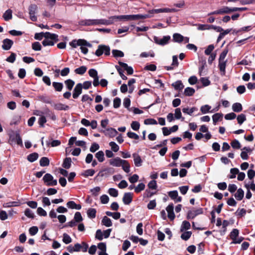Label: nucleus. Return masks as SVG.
I'll list each match as a JSON object with an SVG mask.
<instances>
[{
  "label": "nucleus",
  "instance_id": "29",
  "mask_svg": "<svg viewBox=\"0 0 255 255\" xmlns=\"http://www.w3.org/2000/svg\"><path fill=\"white\" fill-rule=\"evenodd\" d=\"M109 20L112 22V24L114 23V21L117 20H126V15H118V16H112L109 18Z\"/></svg>",
  "mask_w": 255,
  "mask_h": 255
},
{
  "label": "nucleus",
  "instance_id": "41",
  "mask_svg": "<svg viewBox=\"0 0 255 255\" xmlns=\"http://www.w3.org/2000/svg\"><path fill=\"white\" fill-rule=\"evenodd\" d=\"M71 164V159L69 157L66 158L63 163V167L66 169H69Z\"/></svg>",
  "mask_w": 255,
  "mask_h": 255
},
{
  "label": "nucleus",
  "instance_id": "4",
  "mask_svg": "<svg viewBox=\"0 0 255 255\" xmlns=\"http://www.w3.org/2000/svg\"><path fill=\"white\" fill-rule=\"evenodd\" d=\"M43 180L47 186H52L57 184V180L54 179L53 176L50 173L45 174L43 177Z\"/></svg>",
  "mask_w": 255,
  "mask_h": 255
},
{
  "label": "nucleus",
  "instance_id": "57",
  "mask_svg": "<svg viewBox=\"0 0 255 255\" xmlns=\"http://www.w3.org/2000/svg\"><path fill=\"white\" fill-rule=\"evenodd\" d=\"M191 232H185L182 234V235L181 236V238L182 240L187 241V240H188L190 238V237H191Z\"/></svg>",
  "mask_w": 255,
  "mask_h": 255
},
{
  "label": "nucleus",
  "instance_id": "42",
  "mask_svg": "<svg viewBox=\"0 0 255 255\" xmlns=\"http://www.w3.org/2000/svg\"><path fill=\"white\" fill-rule=\"evenodd\" d=\"M190 224L189 222L184 221L183 222L182 225L181 226L180 231L181 232H183L184 231H186L190 228Z\"/></svg>",
  "mask_w": 255,
  "mask_h": 255
},
{
  "label": "nucleus",
  "instance_id": "47",
  "mask_svg": "<svg viewBox=\"0 0 255 255\" xmlns=\"http://www.w3.org/2000/svg\"><path fill=\"white\" fill-rule=\"evenodd\" d=\"M148 56L153 57L154 56V52L152 51L148 52H143L140 54V57L142 58H146Z\"/></svg>",
  "mask_w": 255,
  "mask_h": 255
},
{
  "label": "nucleus",
  "instance_id": "63",
  "mask_svg": "<svg viewBox=\"0 0 255 255\" xmlns=\"http://www.w3.org/2000/svg\"><path fill=\"white\" fill-rule=\"evenodd\" d=\"M32 48L35 51H40L41 49V46L39 42H35L32 44Z\"/></svg>",
  "mask_w": 255,
  "mask_h": 255
},
{
  "label": "nucleus",
  "instance_id": "1",
  "mask_svg": "<svg viewBox=\"0 0 255 255\" xmlns=\"http://www.w3.org/2000/svg\"><path fill=\"white\" fill-rule=\"evenodd\" d=\"M80 24L82 25L91 26V25H109L112 24V22L108 19H85L82 20Z\"/></svg>",
  "mask_w": 255,
  "mask_h": 255
},
{
  "label": "nucleus",
  "instance_id": "25",
  "mask_svg": "<svg viewBox=\"0 0 255 255\" xmlns=\"http://www.w3.org/2000/svg\"><path fill=\"white\" fill-rule=\"evenodd\" d=\"M12 11L11 9H8L6 10L4 13L3 14V18L5 21H8L12 19Z\"/></svg>",
  "mask_w": 255,
  "mask_h": 255
},
{
  "label": "nucleus",
  "instance_id": "43",
  "mask_svg": "<svg viewBox=\"0 0 255 255\" xmlns=\"http://www.w3.org/2000/svg\"><path fill=\"white\" fill-rule=\"evenodd\" d=\"M112 52L114 57L116 58L123 57L124 56V52L119 50H113Z\"/></svg>",
  "mask_w": 255,
  "mask_h": 255
},
{
  "label": "nucleus",
  "instance_id": "12",
  "mask_svg": "<svg viewBox=\"0 0 255 255\" xmlns=\"http://www.w3.org/2000/svg\"><path fill=\"white\" fill-rule=\"evenodd\" d=\"M82 84L81 83L77 84L74 89L73 92V97L74 99H77L80 95L82 93Z\"/></svg>",
  "mask_w": 255,
  "mask_h": 255
},
{
  "label": "nucleus",
  "instance_id": "56",
  "mask_svg": "<svg viewBox=\"0 0 255 255\" xmlns=\"http://www.w3.org/2000/svg\"><path fill=\"white\" fill-rule=\"evenodd\" d=\"M63 242L65 244H68L72 242V239L68 234L64 233L63 234Z\"/></svg>",
  "mask_w": 255,
  "mask_h": 255
},
{
  "label": "nucleus",
  "instance_id": "10",
  "mask_svg": "<svg viewBox=\"0 0 255 255\" xmlns=\"http://www.w3.org/2000/svg\"><path fill=\"white\" fill-rule=\"evenodd\" d=\"M70 45L76 48L78 46H80V45H88V47H91V44L88 43L87 41L84 39H79L78 40H74L70 43Z\"/></svg>",
  "mask_w": 255,
  "mask_h": 255
},
{
  "label": "nucleus",
  "instance_id": "13",
  "mask_svg": "<svg viewBox=\"0 0 255 255\" xmlns=\"http://www.w3.org/2000/svg\"><path fill=\"white\" fill-rule=\"evenodd\" d=\"M123 162H124V160L119 157L111 159L109 160L110 164L115 167H121Z\"/></svg>",
  "mask_w": 255,
  "mask_h": 255
},
{
  "label": "nucleus",
  "instance_id": "62",
  "mask_svg": "<svg viewBox=\"0 0 255 255\" xmlns=\"http://www.w3.org/2000/svg\"><path fill=\"white\" fill-rule=\"evenodd\" d=\"M246 120V116L244 114H241L237 117V121L240 125L242 124Z\"/></svg>",
  "mask_w": 255,
  "mask_h": 255
},
{
  "label": "nucleus",
  "instance_id": "6",
  "mask_svg": "<svg viewBox=\"0 0 255 255\" xmlns=\"http://www.w3.org/2000/svg\"><path fill=\"white\" fill-rule=\"evenodd\" d=\"M239 231L237 229H234L230 234V238L233 240L234 244H240L243 240L242 237H238Z\"/></svg>",
  "mask_w": 255,
  "mask_h": 255
},
{
  "label": "nucleus",
  "instance_id": "17",
  "mask_svg": "<svg viewBox=\"0 0 255 255\" xmlns=\"http://www.w3.org/2000/svg\"><path fill=\"white\" fill-rule=\"evenodd\" d=\"M103 132L106 135L110 137H114L118 134L117 130L112 128L106 129Z\"/></svg>",
  "mask_w": 255,
  "mask_h": 255
},
{
  "label": "nucleus",
  "instance_id": "60",
  "mask_svg": "<svg viewBox=\"0 0 255 255\" xmlns=\"http://www.w3.org/2000/svg\"><path fill=\"white\" fill-rule=\"evenodd\" d=\"M121 104L120 98L117 97L114 100L113 106L114 108L117 109L120 107Z\"/></svg>",
  "mask_w": 255,
  "mask_h": 255
},
{
  "label": "nucleus",
  "instance_id": "36",
  "mask_svg": "<svg viewBox=\"0 0 255 255\" xmlns=\"http://www.w3.org/2000/svg\"><path fill=\"white\" fill-rule=\"evenodd\" d=\"M45 115L49 117L53 121H55L57 119V117L55 114L48 109H45Z\"/></svg>",
  "mask_w": 255,
  "mask_h": 255
},
{
  "label": "nucleus",
  "instance_id": "21",
  "mask_svg": "<svg viewBox=\"0 0 255 255\" xmlns=\"http://www.w3.org/2000/svg\"><path fill=\"white\" fill-rule=\"evenodd\" d=\"M132 157L133 158L135 166L136 167H139L141 166L142 160L140 156L137 153H134L132 154Z\"/></svg>",
  "mask_w": 255,
  "mask_h": 255
},
{
  "label": "nucleus",
  "instance_id": "58",
  "mask_svg": "<svg viewBox=\"0 0 255 255\" xmlns=\"http://www.w3.org/2000/svg\"><path fill=\"white\" fill-rule=\"evenodd\" d=\"M47 122L45 116H41V117H39L38 119V123L41 127H44V124Z\"/></svg>",
  "mask_w": 255,
  "mask_h": 255
},
{
  "label": "nucleus",
  "instance_id": "34",
  "mask_svg": "<svg viewBox=\"0 0 255 255\" xmlns=\"http://www.w3.org/2000/svg\"><path fill=\"white\" fill-rule=\"evenodd\" d=\"M95 156L100 162H103L105 160L104 153L102 150L97 152L95 154Z\"/></svg>",
  "mask_w": 255,
  "mask_h": 255
},
{
  "label": "nucleus",
  "instance_id": "26",
  "mask_svg": "<svg viewBox=\"0 0 255 255\" xmlns=\"http://www.w3.org/2000/svg\"><path fill=\"white\" fill-rule=\"evenodd\" d=\"M54 108L57 110H64L66 111L69 109V107L66 105L61 103L57 104L54 105Z\"/></svg>",
  "mask_w": 255,
  "mask_h": 255
},
{
  "label": "nucleus",
  "instance_id": "55",
  "mask_svg": "<svg viewBox=\"0 0 255 255\" xmlns=\"http://www.w3.org/2000/svg\"><path fill=\"white\" fill-rule=\"evenodd\" d=\"M25 215L29 218H33L34 217V215L33 212L29 209L27 208L25 209L24 211Z\"/></svg>",
  "mask_w": 255,
  "mask_h": 255
},
{
  "label": "nucleus",
  "instance_id": "52",
  "mask_svg": "<svg viewBox=\"0 0 255 255\" xmlns=\"http://www.w3.org/2000/svg\"><path fill=\"white\" fill-rule=\"evenodd\" d=\"M228 50L227 49H225L224 50L222 53H221L220 55V57H219V61H227V60H225L226 56H227V54L228 53Z\"/></svg>",
  "mask_w": 255,
  "mask_h": 255
},
{
  "label": "nucleus",
  "instance_id": "23",
  "mask_svg": "<svg viewBox=\"0 0 255 255\" xmlns=\"http://www.w3.org/2000/svg\"><path fill=\"white\" fill-rule=\"evenodd\" d=\"M67 206L68 208L70 209H75L76 210H80L81 209V206L80 204H77L75 202L73 201H69L67 203Z\"/></svg>",
  "mask_w": 255,
  "mask_h": 255
},
{
  "label": "nucleus",
  "instance_id": "15",
  "mask_svg": "<svg viewBox=\"0 0 255 255\" xmlns=\"http://www.w3.org/2000/svg\"><path fill=\"white\" fill-rule=\"evenodd\" d=\"M168 196L176 202H179L181 201V197L178 196V193L176 190L169 192Z\"/></svg>",
  "mask_w": 255,
  "mask_h": 255
},
{
  "label": "nucleus",
  "instance_id": "2",
  "mask_svg": "<svg viewBox=\"0 0 255 255\" xmlns=\"http://www.w3.org/2000/svg\"><path fill=\"white\" fill-rule=\"evenodd\" d=\"M8 134L9 136L8 142L10 144L12 145L16 143L20 146L23 145L22 139L19 131L10 130Z\"/></svg>",
  "mask_w": 255,
  "mask_h": 255
},
{
  "label": "nucleus",
  "instance_id": "46",
  "mask_svg": "<svg viewBox=\"0 0 255 255\" xmlns=\"http://www.w3.org/2000/svg\"><path fill=\"white\" fill-rule=\"evenodd\" d=\"M223 117V114L220 113H216L214 114L213 117V121L214 125H216V123Z\"/></svg>",
  "mask_w": 255,
  "mask_h": 255
},
{
  "label": "nucleus",
  "instance_id": "31",
  "mask_svg": "<svg viewBox=\"0 0 255 255\" xmlns=\"http://www.w3.org/2000/svg\"><path fill=\"white\" fill-rule=\"evenodd\" d=\"M243 109L242 105L239 103H234L232 106V110L234 112L239 113Z\"/></svg>",
  "mask_w": 255,
  "mask_h": 255
},
{
  "label": "nucleus",
  "instance_id": "33",
  "mask_svg": "<svg viewBox=\"0 0 255 255\" xmlns=\"http://www.w3.org/2000/svg\"><path fill=\"white\" fill-rule=\"evenodd\" d=\"M244 195V191L241 189H239L236 193L235 194V197L238 200H241Z\"/></svg>",
  "mask_w": 255,
  "mask_h": 255
},
{
  "label": "nucleus",
  "instance_id": "18",
  "mask_svg": "<svg viewBox=\"0 0 255 255\" xmlns=\"http://www.w3.org/2000/svg\"><path fill=\"white\" fill-rule=\"evenodd\" d=\"M211 109V107L209 106L208 105H205L201 107L200 110L201 112L205 114L206 113H208L209 112L213 113L214 112L218 111L219 110V107L214 109L212 110V111H210V109Z\"/></svg>",
  "mask_w": 255,
  "mask_h": 255
},
{
  "label": "nucleus",
  "instance_id": "37",
  "mask_svg": "<svg viewBox=\"0 0 255 255\" xmlns=\"http://www.w3.org/2000/svg\"><path fill=\"white\" fill-rule=\"evenodd\" d=\"M52 86L55 90L57 92H60L62 91L63 85L62 83L54 82L52 83Z\"/></svg>",
  "mask_w": 255,
  "mask_h": 255
},
{
  "label": "nucleus",
  "instance_id": "44",
  "mask_svg": "<svg viewBox=\"0 0 255 255\" xmlns=\"http://www.w3.org/2000/svg\"><path fill=\"white\" fill-rule=\"evenodd\" d=\"M95 173L94 169H87L84 171L83 173V175L85 177L92 176Z\"/></svg>",
  "mask_w": 255,
  "mask_h": 255
},
{
  "label": "nucleus",
  "instance_id": "53",
  "mask_svg": "<svg viewBox=\"0 0 255 255\" xmlns=\"http://www.w3.org/2000/svg\"><path fill=\"white\" fill-rule=\"evenodd\" d=\"M100 148L99 145L96 142H94L92 144L90 148V151L91 152H95L97 150H98Z\"/></svg>",
  "mask_w": 255,
  "mask_h": 255
},
{
  "label": "nucleus",
  "instance_id": "30",
  "mask_svg": "<svg viewBox=\"0 0 255 255\" xmlns=\"http://www.w3.org/2000/svg\"><path fill=\"white\" fill-rule=\"evenodd\" d=\"M123 170L128 173L130 171V165L128 161L124 160V162H123L121 166Z\"/></svg>",
  "mask_w": 255,
  "mask_h": 255
},
{
  "label": "nucleus",
  "instance_id": "20",
  "mask_svg": "<svg viewBox=\"0 0 255 255\" xmlns=\"http://www.w3.org/2000/svg\"><path fill=\"white\" fill-rule=\"evenodd\" d=\"M178 65L177 56L174 55L172 57V63L170 66H166L165 68L167 70H171L174 69V68L177 67Z\"/></svg>",
  "mask_w": 255,
  "mask_h": 255
},
{
  "label": "nucleus",
  "instance_id": "8",
  "mask_svg": "<svg viewBox=\"0 0 255 255\" xmlns=\"http://www.w3.org/2000/svg\"><path fill=\"white\" fill-rule=\"evenodd\" d=\"M170 39V36H164L162 38H160L157 36L153 37L154 41L155 43L160 45H164L167 44Z\"/></svg>",
  "mask_w": 255,
  "mask_h": 255
},
{
  "label": "nucleus",
  "instance_id": "35",
  "mask_svg": "<svg viewBox=\"0 0 255 255\" xmlns=\"http://www.w3.org/2000/svg\"><path fill=\"white\" fill-rule=\"evenodd\" d=\"M87 69V68L85 66H82L78 68H76L74 72L77 74L83 75L86 72Z\"/></svg>",
  "mask_w": 255,
  "mask_h": 255
},
{
  "label": "nucleus",
  "instance_id": "14",
  "mask_svg": "<svg viewBox=\"0 0 255 255\" xmlns=\"http://www.w3.org/2000/svg\"><path fill=\"white\" fill-rule=\"evenodd\" d=\"M13 44V42L11 40L8 38L4 39L2 41V48L4 50H8L11 48Z\"/></svg>",
  "mask_w": 255,
  "mask_h": 255
},
{
  "label": "nucleus",
  "instance_id": "9",
  "mask_svg": "<svg viewBox=\"0 0 255 255\" xmlns=\"http://www.w3.org/2000/svg\"><path fill=\"white\" fill-rule=\"evenodd\" d=\"M88 245L85 243L82 242L81 244L77 243L75 244V249L76 252L82 251L83 252H86L88 249Z\"/></svg>",
  "mask_w": 255,
  "mask_h": 255
},
{
  "label": "nucleus",
  "instance_id": "50",
  "mask_svg": "<svg viewBox=\"0 0 255 255\" xmlns=\"http://www.w3.org/2000/svg\"><path fill=\"white\" fill-rule=\"evenodd\" d=\"M109 145L113 151L117 152L119 150V146L115 142L111 141L109 143Z\"/></svg>",
  "mask_w": 255,
  "mask_h": 255
},
{
  "label": "nucleus",
  "instance_id": "40",
  "mask_svg": "<svg viewBox=\"0 0 255 255\" xmlns=\"http://www.w3.org/2000/svg\"><path fill=\"white\" fill-rule=\"evenodd\" d=\"M65 84L69 90H71L75 84V82L71 79H68L65 81Z\"/></svg>",
  "mask_w": 255,
  "mask_h": 255
},
{
  "label": "nucleus",
  "instance_id": "49",
  "mask_svg": "<svg viewBox=\"0 0 255 255\" xmlns=\"http://www.w3.org/2000/svg\"><path fill=\"white\" fill-rule=\"evenodd\" d=\"M145 188V185L143 183H140L137 185V186H136L134 188V191L136 193H139L140 191L143 190Z\"/></svg>",
  "mask_w": 255,
  "mask_h": 255
},
{
  "label": "nucleus",
  "instance_id": "27",
  "mask_svg": "<svg viewBox=\"0 0 255 255\" xmlns=\"http://www.w3.org/2000/svg\"><path fill=\"white\" fill-rule=\"evenodd\" d=\"M102 224L107 227H110L112 226V222L111 220L107 216H104L102 220Z\"/></svg>",
  "mask_w": 255,
  "mask_h": 255
},
{
  "label": "nucleus",
  "instance_id": "59",
  "mask_svg": "<svg viewBox=\"0 0 255 255\" xmlns=\"http://www.w3.org/2000/svg\"><path fill=\"white\" fill-rule=\"evenodd\" d=\"M131 128L134 130H138L140 127L139 123L137 121H133L131 124Z\"/></svg>",
  "mask_w": 255,
  "mask_h": 255
},
{
  "label": "nucleus",
  "instance_id": "3",
  "mask_svg": "<svg viewBox=\"0 0 255 255\" xmlns=\"http://www.w3.org/2000/svg\"><path fill=\"white\" fill-rule=\"evenodd\" d=\"M103 54H105V55H109L110 54V48L108 46L104 45H100L98 47V49L95 51V55L97 56H100Z\"/></svg>",
  "mask_w": 255,
  "mask_h": 255
},
{
  "label": "nucleus",
  "instance_id": "22",
  "mask_svg": "<svg viewBox=\"0 0 255 255\" xmlns=\"http://www.w3.org/2000/svg\"><path fill=\"white\" fill-rule=\"evenodd\" d=\"M227 61H219V68L222 76H225L226 74V67Z\"/></svg>",
  "mask_w": 255,
  "mask_h": 255
},
{
  "label": "nucleus",
  "instance_id": "7",
  "mask_svg": "<svg viewBox=\"0 0 255 255\" xmlns=\"http://www.w3.org/2000/svg\"><path fill=\"white\" fill-rule=\"evenodd\" d=\"M89 75L93 78V84L94 87H97L99 85V78L98 75V72L95 69H91L89 70Z\"/></svg>",
  "mask_w": 255,
  "mask_h": 255
},
{
  "label": "nucleus",
  "instance_id": "16",
  "mask_svg": "<svg viewBox=\"0 0 255 255\" xmlns=\"http://www.w3.org/2000/svg\"><path fill=\"white\" fill-rule=\"evenodd\" d=\"M132 194L130 192L125 193L123 198V201L125 205H129L132 201Z\"/></svg>",
  "mask_w": 255,
  "mask_h": 255
},
{
  "label": "nucleus",
  "instance_id": "24",
  "mask_svg": "<svg viewBox=\"0 0 255 255\" xmlns=\"http://www.w3.org/2000/svg\"><path fill=\"white\" fill-rule=\"evenodd\" d=\"M58 35L54 33H51L49 32H45L44 38H48L50 40H55L56 41H58Z\"/></svg>",
  "mask_w": 255,
  "mask_h": 255
},
{
  "label": "nucleus",
  "instance_id": "19",
  "mask_svg": "<svg viewBox=\"0 0 255 255\" xmlns=\"http://www.w3.org/2000/svg\"><path fill=\"white\" fill-rule=\"evenodd\" d=\"M218 11L219 14L220 15L230 13L233 12V7L224 6L218 9Z\"/></svg>",
  "mask_w": 255,
  "mask_h": 255
},
{
  "label": "nucleus",
  "instance_id": "61",
  "mask_svg": "<svg viewBox=\"0 0 255 255\" xmlns=\"http://www.w3.org/2000/svg\"><path fill=\"white\" fill-rule=\"evenodd\" d=\"M16 58V54L14 53H11L10 55L6 59V61L8 62L13 63Z\"/></svg>",
  "mask_w": 255,
  "mask_h": 255
},
{
  "label": "nucleus",
  "instance_id": "54",
  "mask_svg": "<svg viewBox=\"0 0 255 255\" xmlns=\"http://www.w3.org/2000/svg\"><path fill=\"white\" fill-rule=\"evenodd\" d=\"M108 193L111 196L114 197H116L118 196V191L115 188H110Z\"/></svg>",
  "mask_w": 255,
  "mask_h": 255
},
{
  "label": "nucleus",
  "instance_id": "64",
  "mask_svg": "<svg viewBox=\"0 0 255 255\" xmlns=\"http://www.w3.org/2000/svg\"><path fill=\"white\" fill-rule=\"evenodd\" d=\"M245 187L248 190L255 191V184L253 182L246 183L245 184Z\"/></svg>",
  "mask_w": 255,
  "mask_h": 255
},
{
  "label": "nucleus",
  "instance_id": "11",
  "mask_svg": "<svg viewBox=\"0 0 255 255\" xmlns=\"http://www.w3.org/2000/svg\"><path fill=\"white\" fill-rule=\"evenodd\" d=\"M173 40L176 42L179 43L182 41H184L185 43H187L189 41V38L184 37L179 33H174L173 35Z\"/></svg>",
  "mask_w": 255,
  "mask_h": 255
},
{
  "label": "nucleus",
  "instance_id": "51",
  "mask_svg": "<svg viewBox=\"0 0 255 255\" xmlns=\"http://www.w3.org/2000/svg\"><path fill=\"white\" fill-rule=\"evenodd\" d=\"M197 26V29L199 30H209L211 29V25L208 24H198Z\"/></svg>",
  "mask_w": 255,
  "mask_h": 255
},
{
  "label": "nucleus",
  "instance_id": "32",
  "mask_svg": "<svg viewBox=\"0 0 255 255\" xmlns=\"http://www.w3.org/2000/svg\"><path fill=\"white\" fill-rule=\"evenodd\" d=\"M38 157V154L36 152H34L30 154L27 156V160L31 162H33L36 160Z\"/></svg>",
  "mask_w": 255,
  "mask_h": 255
},
{
  "label": "nucleus",
  "instance_id": "28",
  "mask_svg": "<svg viewBox=\"0 0 255 255\" xmlns=\"http://www.w3.org/2000/svg\"><path fill=\"white\" fill-rule=\"evenodd\" d=\"M172 86L176 90L181 91L184 88V86L181 81H176L175 82L172 84Z\"/></svg>",
  "mask_w": 255,
  "mask_h": 255
},
{
  "label": "nucleus",
  "instance_id": "5",
  "mask_svg": "<svg viewBox=\"0 0 255 255\" xmlns=\"http://www.w3.org/2000/svg\"><path fill=\"white\" fill-rule=\"evenodd\" d=\"M38 10V6L35 4H31L28 7L29 18L32 21H36L37 17L36 13Z\"/></svg>",
  "mask_w": 255,
  "mask_h": 255
},
{
  "label": "nucleus",
  "instance_id": "45",
  "mask_svg": "<svg viewBox=\"0 0 255 255\" xmlns=\"http://www.w3.org/2000/svg\"><path fill=\"white\" fill-rule=\"evenodd\" d=\"M42 44L44 46H53L54 45V42L52 41V40L49 39L48 38H45L42 41Z\"/></svg>",
  "mask_w": 255,
  "mask_h": 255
},
{
  "label": "nucleus",
  "instance_id": "39",
  "mask_svg": "<svg viewBox=\"0 0 255 255\" xmlns=\"http://www.w3.org/2000/svg\"><path fill=\"white\" fill-rule=\"evenodd\" d=\"M39 163L41 166H47L49 164V160L47 157H43L40 159Z\"/></svg>",
  "mask_w": 255,
  "mask_h": 255
},
{
  "label": "nucleus",
  "instance_id": "48",
  "mask_svg": "<svg viewBox=\"0 0 255 255\" xmlns=\"http://www.w3.org/2000/svg\"><path fill=\"white\" fill-rule=\"evenodd\" d=\"M206 63L205 60L202 61L201 66L199 67V73L200 75H204L206 74L205 71H204Z\"/></svg>",
  "mask_w": 255,
  "mask_h": 255
},
{
  "label": "nucleus",
  "instance_id": "38",
  "mask_svg": "<svg viewBox=\"0 0 255 255\" xmlns=\"http://www.w3.org/2000/svg\"><path fill=\"white\" fill-rule=\"evenodd\" d=\"M96 210L94 208H89L87 211V215L89 218L93 219L96 217Z\"/></svg>",
  "mask_w": 255,
  "mask_h": 255
}]
</instances>
